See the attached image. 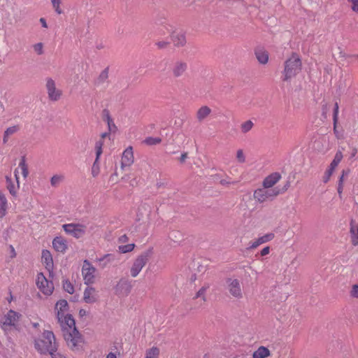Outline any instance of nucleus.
Segmentation results:
<instances>
[{
    "instance_id": "obj_1",
    "label": "nucleus",
    "mask_w": 358,
    "mask_h": 358,
    "mask_svg": "<svg viewBox=\"0 0 358 358\" xmlns=\"http://www.w3.org/2000/svg\"><path fill=\"white\" fill-rule=\"evenodd\" d=\"M57 320L67 345L73 350H78L83 343V339L76 327L75 320L72 315H66L62 318H58Z\"/></svg>"
},
{
    "instance_id": "obj_2",
    "label": "nucleus",
    "mask_w": 358,
    "mask_h": 358,
    "mask_svg": "<svg viewBox=\"0 0 358 358\" xmlns=\"http://www.w3.org/2000/svg\"><path fill=\"white\" fill-rule=\"evenodd\" d=\"M302 69V62L299 55L292 53L284 62L282 72V80L290 83L299 74Z\"/></svg>"
},
{
    "instance_id": "obj_3",
    "label": "nucleus",
    "mask_w": 358,
    "mask_h": 358,
    "mask_svg": "<svg viewBox=\"0 0 358 358\" xmlns=\"http://www.w3.org/2000/svg\"><path fill=\"white\" fill-rule=\"evenodd\" d=\"M34 346L38 352L44 355L57 350V344L53 332L48 330L43 331L35 340Z\"/></svg>"
},
{
    "instance_id": "obj_4",
    "label": "nucleus",
    "mask_w": 358,
    "mask_h": 358,
    "mask_svg": "<svg viewBox=\"0 0 358 358\" xmlns=\"http://www.w3.org/2000/svg\"><path fill=\"white\" fill-rule=\"evenodd\" d=\"M152 254L153 249L149 248L136 257L130 268V274L131 277L136 278L141 273L143 267L148 262Z\"/></svg>"
},
{
    "instance_id": "obj_5",
    "label": "nucleus",
    "mask_w": 358,
    "mask_h": 358,
    "mask_svg": "<svg viewBox=\"0 0 358 358\" xmlns=\"http://www.w3.org/2000/svg\"><path fill=\"white\" fill-rule=\"evenodd\" d=\"M280 193V190L277 188L268 189L262 186L254 191L253 197L256 201L262 203L268 200H273Z\"/></svg>"
},
{
    "instance_id": "obj_6",
    "label": "nucleus",
    "mask_w": 358,
    "mask_h": 358,
    "mask_svg": "<svg viewBox=\"0 0 358 358\" xmlns=\"http://www.w3.org/2000/svg\"><path fill=\"white\" fill-rule=\"evenodd\" d=\"M21 317V315L13 310H8L1 319L0 326L4 331L10 330L13 327L15 328Z\"/></svg>"
},
{
    "instance_id": "obj_7",
    "label": "nucleus",
    "mask_w": 358,
    "mask_h": 358,
    "mask_svg": "<svg viewBox=\"0 0 358 358\" xmlns=\"http://www.w3.org/2000/svg\"><path fill=\"white\" fill-rule=\"evenodd\" d=\"M45 87L50 101H57L62 97L63 91L57 87L56 81L53 78H47Z\"/></svg>"
},
{
    "instance_id": "obj_8",
    "label": "nucleus",
    "mask_w": 358,
    "mask_h": 358,
    "mask_svg": "<svg viewBox=\"0 0 358 358\" xmlns=\"http://www.w3.org/2000/svg\"><path fill=\"white\" fill-rule=\"evenodd\" d=\"M36 285L38 289L45 295H51L54 291V285L52 280H49L43 275L40 273L36 277Z\"/></svg>"
},
{
    "instance_id": "obj_9",
    "label": "nucleus",
    "mask_w": 358,
    "mask_h": 358,
    "mask_svg": "<svg viewBox=\"0 0 358 358\" xmlns=\"http://www.w3.org/2000/svg\"><path fill=\"white\" fill-rule=\"evenodd\" d=\"M227 289L233 298L236 299H241L243 298L241 285L238 279H227Z\"/></svg>"
},
{
    "instance_id": "obj_10",
    "label": "nucleus",
    "mask_w": 358,
    "mask_h": 358,
    "mask_svg": "<svg viewBox=\"0 0 358 358\" xmlns=\"http://www.w3.org/2000/svg\"><path fill=\"white\" fill-rule=\"evenodd\" d=\"M62 228L66 234H70L76 238H79L84 236L86 231V227L80 224H63Z\"/></svg>"
},
{
    "instance_id": "obj_11",
    "label": "nucleus",
    "mask_w": 358,
    "mask_h": 358,
    "mask_svg": "<svg viewBox=\"0 0 358 358\" xmlns=\"http://www.w3.org/2000/svg\"><path fill=\"white\" fill-rule=\"evenodd\" d=\"M95 272L96 268L90 262L85 260L82 268V275L85 284L90 285L95 282Z\"/></svg>"
},
{
    "instance_id": "obj_12",
    "label": "nucleus",
    "mask_w": 358,
    "mask_h": 358,
    "mask_svg": "<svg viewBox=\"0 0 358 358\" xmlns=\"http://www.w3.org/2000/svg\"><path fill=\"white\" fill-rule=\"evenodd\" d=\"M275 238V234L272 232L267 233L257 238L252 241L249 243L248 250H252L257 248L259 245L271 241Z\"/></svg>"
},
{
    "instance_id": "obj_13",
    "label": "nucleus",
    "mask_w": 358,
    "mask_h": 358,
    "mask_svg": "<svg viewBox=\"0 0 358 358\" xmlns=\"http://www.w3.org/2000/svg\"><path fill=\"white\" fill-rule=\"evenodd\" d=\"M134 162V156L133 148L129 146L126 148L122 155L121 158V169H124L126 167L131 166Z\"/></svg>"
},
{
    "instance_id": "obj_14",
    "label": "nucleus",
    "mask_w": 358,
    "mask_h": 358,
    "mask_svg": "<svg viewBox=\"0 0 358 358\" xmlns=\"http://www.w3.org/2000/svg\"><path fill=\"white\" fill-rule=\"evenodd\" d=\"M282 178L281 174L278 172H273L267 176L262 181V186L266 188L271 189Z\"/></svg>"
},
{
    "instance_id": "obj_15",
    "label": "nucleus",
    "mask_w": 358,
    "mask_h": 358,
    "mask_svg": "<svg viewBox=\"0 0 358 358\" xmlns=\"http://www.w3.org/2000/svg\"><path fill=\"white\" fill-rule=\"evenodd\" d=\"M349 235L350 243L353 246L358 245V223L352 219L349 224Z\"/></svg>"
},
{
    "instance_id": "obj_16",
    "label": "nucleus",
    "mask_w": 358,
    "mask_h": 358,
    "mask_svg": "<svg viewBox=\"0 0 358 358\" xmlns=\"http://www.w3.org/2000/svg\"><path fill=\"white\" fill-rule=\"evenodd\" d=\"M187 69V64L184 61H177L176 62L172 68L171 73L173 77L179 78L182 76Z\"/></svg>"
},
{
    "instance_id": "obj_17",
    "label": "nucleus",
    "mask_w": 358,
    "mask_h": 358,
    "mask_svg": "<svg viewBox=\"0 0 358 358\" xmlns=\"http://www.w3.org/2000/svg\"><path fill=\"white\" fill-rule=\"evenodd\" d=\"M20 175H21L24 180H25L29 175L28 165L26 163L24 158H22L19 162L17 168L15 169L14 176L15 180H19Z\"/></svg>"
},
{
    "instance_id": "obj_18",
    "label": "nucleus",
    "mask_w": 358,
    "mask_h": 358,
    "mask_svg": "<svg viewBox=\"0 0 358 358\" xmlns=\"http://www.w3.org/2000/svg\"><path fill=\"white\" fill-rule=\"evenodd\" d=\"M41 261L45 268L50 273H52L54 264L51 252L48 250H43L41 253Z\"/></svg>"
},
{
    "instance_id": "obj_19",
    "label": "nucleus",
    "mask_w": 358,
    "mask_h": 358,
    "mask_svg": "<svg viewBox=\"0 0 358 358\" xmlns=\"http://www.w3.org/2000/svg\"><path fill=\"white\" fill-rule=\"evenodd\" d=\"M171 41L177 48L184 47L187 43L186 36L182 32H173L171 34Z\"/></svg>"
},
{
    "instance_id": "obj_20",
    "label": "nucleus",
    "mask_w": 358,
    "mask_h": 358,
    "mask_svg": "<svg viewBox=\"0 0 358 358\" xmlns=\"http://www.w3.org/2000/svg\"><path fill=\"white\" fill-rule=\"evenodd\" d=\"M69 310V305L66 300H59L57 302L55 305V312L57 314V317L62 318V317L65 316L66 315H69L68 313Z\"/></svg>"
},
{
    "instance_id": "obj_21",
    "label": "nucleus",
    "mask_w": 358,
    "mask_h": 358,
    "mask_svg": "<svg viewBox=\"0 0 358 358\" xmlns=\"http://www.w3.org/2000/svg\"><path fill=\"white\" fill-rule=\"evenodd\" d=\"M52 246L57 252L62 253H64L68 248L66 240L61 236L53 239Z\"/></svg>"
},
{
    "instance_id": "obj_22",
    "label": "nucleus",
    "mask_w": 358,
    "mask_h": 358,
    "mask_svg": "<svg viewBox=\"0 0 358 358\" xmlns=\"http://www.w3.org/2000/svg\"><path fill=\"white\" fill-rule=\"evenodd\" d=\"M255 55L259 63L261 64H266L268 62L269 55L266 50L264 48H257L255 50Z\"/></svg>"
},
{
    "instance_id": "obj_23",
    "label": "nucleus",
    "mask_w": 358,
    "mask_h": 358,
    "mask_svg": "<svg viewBox=\"0 0 358 358\" xmlns=\"http://www.w3.org/2000/svg\"><path fill=\"white\" fill-rule=\"evenodd\" d=\"M84 301L87 303H92L96 301V292L93 287H87L85 289L83 295Z\"/></svg>"
},
{
    "instance_id": "obj_24",
    "label": "nucleus",
    "mask_w": 358,
    "mask_h": 358,
    "mask_svg": "<svg viewBox=\"0 0 358 358\" xmlns=\"http://www.w3.org/2000/svg\"><path fill=\"white\" fill-rule=\"evenodd\" d=\"M8 202L6 195L0 191V219L4 217L8 212Z\"/></svg>"
},
{
    "instance_id": "obj_25",
    "label": "nucleus",
    "mask_w": 358,
    "mask_h": 358,
    "mask_svg": "<svg viewBox=\"0 0 358 358\" xmlns=\"http://www.w3.org/2000/svg\"><path fill=\"white\" fill-rule=\"evenodd\" d=\"M6 187L8 189L10 194L13 196H16L17 191L20 188V184H19V180H15L16 184H14V182L12 180V178L10 176H7L6 177Z\"/></svg>"
},
{
    "instance_id": "obj_26",
    "label": "nucleus",
    "mask_w": 358,
    "mask_h": 358,
    "mask_svg": "<svg viewBox=\"0 0 358 358\" xmlns=\"http://www.w3.org/2000/svg\"><path fill=\"white\" fill-rule=\"evenodd\" d=\"M211 109L207 106H203L199 108L196 113V117L199 122L203 121L211 113Z\"/></svg>"
},
{
    "instance_id": "obj_27",
    "label": "nucleus",
    "mask_w": 358,
    "mask_h": 358,
    "mask_svg": "<svg viewBox=\"0 0 358 358\" xmlns=\"http://www.w3.org/2000/svg\"><path fill=\"white\" fill-rule=\"evenodd\" d=\"M271 356V351L265 346H259L252 353L253 358H268Z\"/></svg>"
},
{
    "instance_id": "obj_28",
    "label": "nucleus",
    "mask_w": 358,
    "mask_h": 358,
    "mask_svg": "<svg viewBox=\"0 0 358 358\" xmlns=\"http://www.w3.org/2000/svg\"><path fill=\"white\" fill-rule=\"evenodd\" d=\"M20 129V125H13V126L8 127L5 130L4 134H3V143H7L10 136L16 134Z\"/></svg>"
},
{
    "instance_id": "obj_29",
    "label": "nucleus",
    "mask_w": 358,
    "mask_h": 358,
    "mask_svg": "<svg viewBox=\"0 0 358 358\" xmlns=\"http://www.w3.org/2000/svg\"><path fill=\"white\" fill-rule=\"evenodd\" d=\"M160 349L158 347L152 346L145 350V358H159Z\"/></svg>"
},
{
    "instance_id": "obj_30",
    "label": "nucleus",
    "mask_w": 358,
    "mask_h": 358,
    "mask_svg": "<svg viewBox=\"0 0 358 358\" xmlns=\"http://www.w3.org/2000/svg\"><path fill=\"white\" fill-rule=\"evenodd\" d=\"M115 260V257L112 254H106L102 257L97 259V261L100 263V265L102 267H105L108 264L113 262Z\"/></svg>"
},
{
    "instance_id": "obj_31",
    "label": "nucleus",
    "mask_w": 358,
    "mask_h": 358,
    "mask_svg": "<svg viewBox=\"0 0 358 358\" xmlns=\"http://www.w3.org/2000/svg\"><path fill=\"white\" fill-rule=\"evenodd\" d=\"M343 157V153L341 151H337L333 161L329 165V167L331 168V169H336V168L338 166L339 163L341 162L342 159Z\"/></svg>"
},
{
    "instance_id": "obj_32",
    "label": "nucleus",
    "mask_w": 358,
    "mask_h": 358,
    "mask_svg": "<svg viewBox=\"0 0 358 358\" xmlns=\"http://www.w3.org/2000/svg\"><path fill=\"white\" fill-rule=\"evenodd\" d=\"M208 288H209L208 285L203 286L196 292L194 299L201 298L203 302H206V292H207V290L208 289Z\"/></svg>"
},
{
    "instance_id": "obj_33",
    "label": "nucleus",
    "mask_w": 358,
    "mask_h": 358,
    "mask_svg": "<svg viewBox=\"0 0 358 358\" xmlns=\"http://www.w3.org/2000/svg\"><path fill=\"white\" fill-rule=\"evenodd\" d=\"M135 248L134 243H130L127 245H119L118 250L121 253H127L134 250Z\"/></svg>"
},
{
    "instance_id": "obj_34",
    "label": "nucleus",
    "mask_w": 358,
    "mask_h": 358,
    "mask_svg": "<svg viewBox=\"0 0 358 358\" xmlns=\"http://www.w3.org/2000/svg\"><path fill=\"white\" fill-rule=\"evenodd\" d=\"M100 173V165H99V160L95 159L92 166V171L91 173L93 178H96L98 176V175Z\"/></svg>"
},
{
    "instance_id": "obj_35",
    "label": "nucleus",
    "mask_w": 358,
    "mask_h": 358,
    "mask_svg": "<svg viewBox=\"0 0 358 358\" xmlns=\"http://www.w3.org/2000/svg\"><path fill=\"white\" fill-rule=\"evenodd\" d=\"M253 122L251 120H247L241 124V130L243 133H247L253 127Z\"/></svg>"
},
{
    "instance_id": "obj_36",
    "label": "nucleus",
    "mask_w": 358,
    "mask_h": 358,
    "mask_svg": "<svg viewBox=\"0 0 358 358\" xmlns=\"http://www.w3.org/2000/svg\"><path fill=\"white\" fill-rule=\"evenodd\" d=\"M63 288L66 292L69 294H73L74 292V287L73 284L68 280L63 281Z\"/></svg>"
},
{
    "instance_id": "obj_37",
    "label": "nucleus",
    "mask_w": 358,
    "mask_h": 358,
    "mask_svg": "<svg viewBox=\"0 0 358 358\" xmlns=\"http://www.w3.org/2000/svg\"><path fill=\"white\" fill-rule=\"evenodd\" d=\"M64 179V176L60 175H55L50 179L51 185L55 187L58 185Z\"/></svg>"
},
{
    "instance_id": "obj_38",
    "label": "nucleus",
    "mask_w": 358,
    "mask_h": 358,
    "mask_svg": "<svg viewBox=\"0 0 358 358\" xmlns=\"http://www.w3.org/2000/svg\"><path fill=\"white\" fill-rule=\"evenodd\" d=\"M349 294L352 299H358V284H354L351 286Z\"/></svg>"
},
{
    "instance_id": "obj_39",
    "label": "nucleus",
    "mask_w": 358,
    "mask_h": 358,
    "mask_svg": "<svg viewBox=\"0 0 358 358\" xmlns=\"http://www.w3.org/2000/svg\"><path fill=\"white\" fill-rule=\"evenodd\" d=\"M62 0H52V7L57 14H62V10L60 8Z\"/></svg>"
},
{
    "instance_id": "obj_40",
    "label": "nucleus",
    "mask_w": 358,
    "mask_h": 358,
    "mask_svg": "<svg viewBox=\"0 0 358 358\" xmlns=\"http://www.w3.org/2000/svg\"><path fill=\"white\" fill-rule=\"evenodd\" d=\"M236 157L239 163H244L245 162V156L242 149H238L236 151Z\"/></svg>"
},
{
    "instance_id": "obj_41",
    "label": "nucleus",
    "mask_w": 358,
    "mask_h": 358,
    "mask_svg": "<svg viewBox=\"0 0 358 358\" xmlns=\"http://www.w3.org/2000/svg\"><path fill=\"white\" fill-rule=\"evenodd\" d=\"M338 113H339L338 103L337 102H336L334 104V113H333V122H334V123H335V124H338Z\"/></svg>"
},
{
    "instance_id": "obj_42",
    "label": "nucleus",
    "mask_w": 358,
    "mask_h": 358,
    "mask_svg": "<svg viewBox=\"0 0 358 358\" xmlns=\"http://www.w3.org/2000/svg\"><path fill=\"white\" fill-rule=\"evenodd\" d=\"M334 171V169H331V168L329 166V168L326 170V171L324 173V177H323V182H324L326 183V182H327L329 180V179H330L331 175L333 174Z\"/></svg>"
},
{
    "instance_id": "obj_43",
    "label": "nucleus",
    "mask_w": 358,
    "mask_h": 358,
    "mask_svg": "<svg viewBox=\"0 0 358 358\" xmlns=\"http://www.w3.org/2000/svg\"><path fill=\"white\" fill-rule=\"evenodd\" d=\"M351 10L355 13H358V0H347Z\"/></svg>"
},
{
    "instance_id": "obj_44",
    "label": "nucleus",
    "mask_w": 358,
    "mask_h": 358,
    "mask_svg": "<svg viewBox=\"0 0 358 358\" xmlns=\"http://www.w3.org/2000/svg\"><path fill=\"white\" fill-rule=\"evenodd\" d=\"M107 123H108L109 131L115 132L117 129V127H116L115 123L113 122L112 118L109 115L107 116Z\"/></svg>"
},
{
    "instance_id": "obj_45",
    "label": "nucleus",
    "mask_w": 358,
    "mask_h": 358,
    "mask_svg": "<svg viewBox=\"0 0 358 358\" xmlns=\"http://www.w3.org/2000/svg\"><path fill=\"white\" fill-rule=\"evenodd\" d=\"M33 48L38 55H42L43 53V45L42 43H38L34 45Z\"/></svg>"
},
{
    "instance_id": "obj_46",
    "label": "nucleus",
    "mask_w": 358,
    "mask_h": 358,
    "mask_svg": "<svg viewBox=\"0 0 358 358\" xmlns=\"http://www.w3.org/2000/svg\"><path fill=\"white\" fill-rule=\"evenodd\" d=\"M145 143L148 144V145H156V144H158L161 142V139L160 138H148L145 139Z\"/></svg>"
},
{
    "instance_id": "obj_47",
    "label": "nucleus",
    "mask_w": 358,
    "mask_h": 358,
    "mask_svg": "<svg viewBox=\"0 0 358 358\" xmlns=\"http://www.w3.org/2000/svg\"><path fill=\"white\" fill-rule=\"evenodd\" d=\"M170 43L167 41H160L156 43V45L159 49L166 48L169 45Z\"/></svg>"
},
{
    "instance_id": "obj_48",
    "label": "nucleus",
    "mask_w": 358,
    "mask_h": 358,
    "mask_svg": "<svg viewBox=\"0 0 358 358\" xmlns=\"http://www.w3.org/2000/svg\"><path fill=\"white\" fill-rule=\"evenodd\" d=\"M49 354L51 355L52 358H66L65 355L60 352H58L57 350H55V351H52Z\"/></svg>"
},
{
    "instance_id": "obj_49",
    "label": "nucleus",
    "mask_w": 358,
    "mask_h": 358,
    "mask_svg": "<svg viewBox=\"0 0 358 358\" xmlns=\"http://www.w3.org/2000/svg\"><path fill=\"white\" fill-rule=\"evenodd\" d=\"M94 151L96 155L95 159L99 160L100 157L103 153L102 148L94 145Z\"/></svg>"
},
{
    "instance_id": "obj_50",
    "label": "nucleus",
    "mask_w": 358,
    "mask_h": 358,
    "mask_svg": "<svg viewBox=\"0 0 358 358\" xmlns=\"http://www.w3.org/2000/svg\"><path fill=\"white\" fill-rule=\"evenodd\" d=\"M8 249H9V257L10 259H14L17 256V253H16V251L15 250V248L12 245H10L8 246Z\"/></svg>"
},
{
    "instance_id": "obj_51",
    "label": "nucleus",
    "mask_w": 358,
    "mask_h": 358,
    "mask_svg": "<svg viewBox=\"0 0 358 358\" xmlns=\"http://www.w3.org/2000/svg\"><path fill=\"white\" fill-rule=\"evenodd\" d=\"M108 77V71L107 69L103 70L99 75V80L104 81Z\"/></svg>"
},
{
    "instance_id": "obj_52",
    "label": "nucleus",
    "mask_w": 358,
    "mask_h": 358,
    "mask_svg": "<svg viewBox=\"0 0 358 358\" xmlns=\"http://www.w3.org/2000/svg\"><path fill=\"white\" fill-rule=\"evenodd\" d=\"M343 177H344V171L343 172V175L341 176L339 180V185L338 187V192L339 194H341L343 191Z\"/></svg>"
},
{
    "instance_id": "obj_53",
    "label": "nucleus",
    "mask_w": 358,
    "mask_h": 358,
    "mask_svg": "<svg viewBox=\"0 0 358 358\" xmlns=\"http://www.w3.org/2000/svg\"><path fill=\"white\" fill-rule=\"evenodd\" d=\"M270 252V247L269 246H266L264 247L261 251H260V255L264 257V256H266L267 255H268Z\"/></svg>"
},
{
    "instance_id": "obj_54",
    "label": "nucleus",
    "mask_w": 358,
    "mask_h": 358,
    "mask_svg": "<svg viewBox=\"0 0 358 358\" xmlns=\"http://www.w3.org/2000/svg\"><path fill=\"white\" fill-rule=\"evenodd\" d=\"M334 133L338 139L341 138L342 136L337 129V124H335V123H334Z\"/></svg>"
},
{
    "instance_id": "obj_55",
    "label": "nucleus",
    "mask_w": 358,
    "mask_h": 358,
    "mask_svg": "<svg viewBox=\"0 0 358 358\" xmlns=\"http://www.w3.org/2000/svg\"><path fill=\"white\" fill-rule=\"evenodd\" d=\"M187 158V152H183L180 158H179V161L181 164L184 163L186 160V159Z\"/></svg>"
},
{
    "instance_id": "obj_56",
    "label": "nucleus",
    "mask_w": 358,
    "mask_h": 358,
    "mask_svg": "<svg viewBox=\"0 0 358 358\" xmlns=\"http://www.w3.org/2000/svg\"><path fill=\"white\" fill-rule=\"evenodd\" d=\"M106 358H117V352H110L106 355Z\"/></svg>"
},
{
    "instance_id": "obj_57",
    "label": "nucleus",
    "mask_w": 358,
    "mask_h": 358,
    "mask_svg": "<svg viewBox=\"0 0 358 358\" xmlns=\"http://www.w3.org/2000/svg\"><path fill=\"white\" fill-rule=\"evenodd\" d=\"M128 239H129L128 236H127L126 234H124V235L121 236L119 238L118 241H119L120 243H126V242L128 241Z\"/></svg>"
},
{
    "instance_id": "obj_58",
    "label": "nucleus",
    "mask_w": 358,
    "mask_h": 358,
    "mask_svg": "<svg viewBox=\"0 0 358 358\" xmlns=\"http://www.w3.org/2000/svg\"><path fill=\"white\" fill-rule=\"evenodd\" d=\"M104 144V141L103 139H99L96 141L95 145L98 147L103 148V145Z\"/></svg>"
},
{
    "instance_id": "obj_59",
    "label": "nucleus",
    "mask_w": 358,
    "mask_h": 358,
    "mask_svg": "<svg viewBox=\"0 0 358 358\" xmlns=\"http://www.w3.org/2000/svg\"><path fill=\"white\" fill-rule=\"evenodd\" d=\"M106 138H110V133L104 132L101 134L100 139H103L104 141Z\"/></svg>"
},
{
    "instance_id": "obj_60",
    "label": "nucleus",
    "mask_w": 358,
    "mask_h": 358,
    "mask_svg": "<svg viewBox=\"0 0 358 358\" xmlns=\"http://www.w3.org/2000/svg\"><path fill=\"white\" fill-rule=\"evenodd\" d=\"M40 22H41V24L43 27L48 28V24H47L46 20H45V18L41 17L40 19Z\"/></svg>"
},
{
    "instance_id": "obj_61",
    "label": "nucleus",
    "mask_w": 358,
    "mask_h": 358,
    "mask_svg": "<svg viewBox=\"0 0 358 358\" xmlns=\"http://www.w3.org/2000/svg\"><path fill=\"white\" fill-rule=\"evenodd\" d=\"M234 182H226L224 180H221V184L222 185H224V184H234Z\"/></svg>"
},
{
    "instance_id": "obj_62",
    "label": "nucleus",
    "mask_w": 358,
    "mask_h": 358,
    "mask_svg": "<svg viewBox=\"0 0 358 358\" xmlns=\"http://www.w3.org/2000/svg\"><path fill=\"white\" fill-rule=\"evenodd\" d=\"M356 153H357V150L354 149V150L351 155V157H354L355 156Z\"/></svg>"
},
{
    "instance_id": "obj_63",
    "label": "nucleus",
    "mask_w": 358,
    "mask_h": 358,
    "mask_svg": "<svg viewBox=\"0 0 358 358\" xmlns=\"http://www.w3.org/2000/svg\"><path fill=\"white\" fill-rule=\"evenodd\" d=\"M13 230L12 229H7V234H8L9 232H13Z\"/></svg>"
},
{
    "instance_id": "obj_64",
    "label": "nucleus",
    "mask_w": 358,
    "mask_h": 358,
    "mask_svg": "<svg viewBox=\"0 0 358 358\" xmlns=\"http://www.w3.org/2000/svg\"><path fill=\"white\" fill-rule=\"evenodd\" d=\"M357 58H358V55H357Z\"/></svg>"
}]
</instances>
